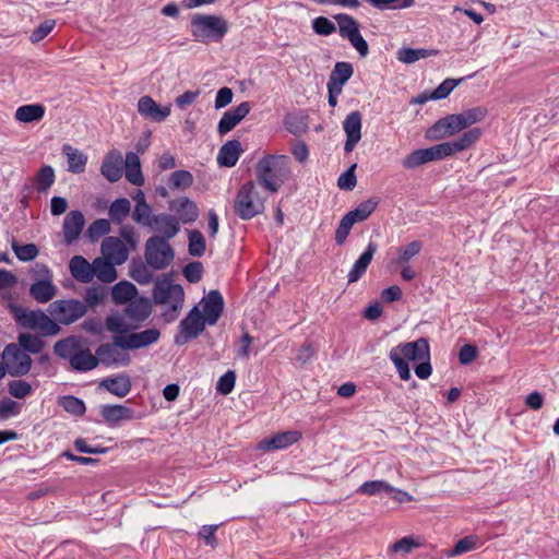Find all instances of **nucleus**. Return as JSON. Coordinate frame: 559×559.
<instances>
[{
  "label": "nucleus",
  "mask_w": 559,
  "mask_h": 559,
  "mask_svg": "<svg viewBox=\"0 0 559 559\" xmlns=\"http://www.w3.org/2000/svg\"><path fill=\"white\" fill-rule=\"evenodd\" d=\"M481 135L479 128H472L463 132L457 139L452 141L442 142L440 144L427 147L418 148L409 153L402 160V165L405 169H415L429 162H437L444 159L445 157L453 156L456 153L463 152L473 146Z\"/></svg>",
  "instance_id": "obj_1"
},
{
  "label": "nucleus",
  "mask_w": 559,
  "mask_h": 559,
  "mask_svg": "<svg viewBox=\"0 0 559 559\" xmlns=\"http://www.w3.org/2000/svg\"><path fill=\"white\" fill-rule=\"evenodd\" d=\"M290 174L289 159L285 155H265L255 167L257 185L270 193H276Z\"/></svg>",
  "instance_id": "obj_2"
},
{
  "label": "nucleus",
  "mask_w": 559,
  "mask_h": 559,
  "mask_svg": "<svg viewBox=\"0 0 559 559\" xmlns=\"http://www.w3.org/2000/svg\"><path fill=\"white\" fill-rule=\"evenodd\" d=\"M265 201L266 197L261 194L258 185L249 180L240 187L235 197V214L243 221H249L264 212Z\"/></svg>",
  "instance_id": "obj_3"
},
{
  "label": "nucleus",
  "mask_w": 559,
  "mask_h": 559,
  "mask_svg": "<svg viewBox=\"0 0 559 559\" xmlns=\"http://www.w3.org/2000/svg\"><path fill=\"white\" fill-rule=\"evenodd\" d=\"M11 313L15 322L24 328L39 332L44 336H51L59 333V325L40 310H29L16 304H10Z\"/></svg>",
  "instance_id": "obj_4"
},
{
  "label": "nucleus",
  "mask_w": 559,
  "mask_h": 559,
  "mask_svg": "<svg viewBox=\"0 0 559 559\" xmlns=\"http://www.w3.org/2000/svg\"><path fill=\"white\" fill-rule=\"evenodd\" d=\"M190 32L197 41H221L228 32V23L217 15L194 14Z\"/></svg>",
  "instance_id": "obj_5"
},
{
  "label": "nucleus",
  "mask_w": 559,
  "mask_h": 559,
  "mask_svg": "<svg viewBox=\"0 0 559 559\" xmlns=\"http://www.w3.org/2000/svg\"><path fill=\"white\" fill-rule=\"evenodd\" d=\"M154 301L158 305L169 306L170 310L165 312L167 321L177 318V312L183 306L185 293L179 284H174L169 280L157 281L153 289Z\"/></svg>",
  "instance_id": "obj_6"
},
{
  "label": "nucleus",
  "mask_w": 559,
  "mask_h": 559,
  "mask_svg": "<svg viewBox=\"0 0 559 559\" xmlns=\"http://www.w3.org/2000/svg\"><path fill=\"white\" fill-rule=\"evenodd\" d=\"M129 348L122 335H115L111 343L100 344L96 349L98 364L107 367L128 366L131 362V357L127 352Z\"/></svg>",
  "instance_id": "obj_7"
},
{
  "label": "nucleus",
  "mask_w": 559,
  "mask_h": 559,
  "mask_svg": "<svg viewBox=\"0 0 559 559\" xmlns=\"http://www.w3.org/2000/svg\"><path fill=\"white\" fill-rule=\"evenodd\" d=\"M145 260L155 270L166 269L174 260V249L159 236H152L145 243Z\"/></svg>",
  "instance_id": "obj_8"
},
{
  "label": "nucleus",
  "mask_w": 559,
  "mask_h": 559,
  "mask_svg": "<svg viewBox=\"0 0 559 559\" xmlns=\"http://www.w3.org/2000/svg\"><path fill=\"white\" fill-rule=\"evenodd\" d=\"M3 369L12 377H22L29 372L32 367V358L17 344H8L2 353Z\"/></svg>",
  "instance_id": "obj_9"
},
{
  "label": "nucleus",
  "mask_w": 559,
  "mask_h": 559,
  "mask_svg": "<svg viewBox=\"0 0 559 559\" xmlns=\"http://www.w3.org/2000/svg\"><path fill=\"white\" fill-rule=\"evenodd\" d=\"M87 312V307L83 301L78 299H60L55 300L49 306V313L55 322L61 324H71Z\"/></svg>",
  "instance_id": "obj_10"
},
{
  "label": "nucleus",
  "mask_w": 559,
  "mask_h": 559,
  "mask_svg": "<svg viewBox=\"0 0 559 559\" xmlns=\"http://www.w3.org/2000/svg\"><path fill=\"white\" fill-rule=\"evenodd\" d=\"M390 353H395L406 361L430 360V346L428 341L424 337L413 342L401 343L392 347Z\"/></svg>",
  "instance_id": "obj_11"
},
{
  "label": "nucleus",
  "mask_w": 559,
  "mask_h": 559,
  "mask_svg": "<svg viewBox=\"0 0 559 559\" xmlns=\"http://www.w3.org/2000/svg\"><path fill=\"white\" fill-rule=\"evenodd\" d=\"M206 321L204 320L202 313L199 311L197 307H194L190 312L183 318L180 323V332L183 335V340L179 336L176 337L177 344H183L188 340L198 337L205 328Z\"/></svg>",
  "instance_id": "obj_12"
},
{
  "label": "nucleus",
  "mask_w": 559,
  "mask_h": 559,
  "mask_svg": "<svg viewBox=\"0 0 559 559\" xmlns=\"http://www.w3.org/2000/svg\"><path fill=\"white\" fill-rule=\"evenodd\" d=\"M301 438L302 433L298 430L277 432L270 438L263 439L259 443L258 449L263 451L283 450L297 443Z\"/></svg>",
  "instance_id": "obj_13"
},
{
  "label": "nucleus",
  "mask_w": 559,
  "mask_h": 559,
  "mask_svg": "<svg viewBox=\"0 0 559 559\" xmlns=\"http://www.w3.org/2000/svg\"><path fill=\"white\" fill-rule=\"evenodd\" d=\"M169 210L175 212L178 222L183 224L194 223L200 213L198 204L187 197H179L169 201Z\"/></svg>",
  "instance_id": "obj_14"
},
{
  "label": "nucleus",
  "mask_w": 559,
  "mask_h": 559,
  "mask_svg": "<svg viewBox=\"0 0 559 559\" xmlns=\"http://www.w3.org/2000/svg\"><path fill=\"white\" fill-rule=\"evenodd\" d=\"M343 129L346 133L344 151L349 153L361 139V114L357 110L348 114L343 122Z\"/></svg>",
  "instance_id": "obj_15"
},
{
  "label": "nucleus",
  "mask_w": 559,
  "mask_h": 559,
  "mask_svg": "<svg viewBox=\"0 0 559 559\" xmlns=\"http://www.w3.org/2000/svg\"><path fill=\"white\" fill-rule=\"evenodd\" d=\"M102 253L107 260L120 265L128 260L129 248L120 238L109 236L102 242Z\"/></svg>",
  "instance_id": "obj_16"
},
{
  "label": "nucleus",
  "mask_w": 559,
  "mask_h": 559,
  "mask_svg": "<svg viewBox=\"0 0 559 559\" xmlns=\"http://www.w3.org/2000/svg\"><path fill=\"white\" fill-rule=\"evenodd\" d=\"M251 110L249 102H242L234 109L227 110L223 114L217 131L221 135H224L231 131Z\"/></svg>",
  "instance_id": "obj_17"
},
{
  "label": "nucleus",
  "mask_w": 559,
  "mask_h": 559,
  "mask_svg": "<svg viewBox=\"0 0 559 559\" xmlns=\"http://www.w3.org/2000/svg\"><path fill=\"white\" fill-rule=\"evenodd\" d=\"M138 111L145 119L162 122L170 115V107H162L151 96L145 95L138 102Z\"/></svg>",
  "instance_id": "obj_18"
},
{
  "label": "nucleus",
  "mask_w": 559,
  "mask_h": 559,
  "mask_svg": "<svg viewBox=\"0 0 559 559\" xmlns=\"http://www.w3.org/2000/svg\"><path fill=\"white\" fill-rule=\"evenodd\" d=\"M461 132L454 114L448 115L436 121L428 130L427 138L430 140H441L447 136Z\"/></svg>",
  "instance_id": "obj_19"
},
{
  "label": "nucleus",
  "mask_w": 559,
  "mask_h": 559,
  "mask_svg": "<svg viewBox=\"0 0 559 559\" xmlns=\"http://www.w3.org/2000/svg\"><path fill=\"white\" fill-rule=\"evenodd\" d=\"M85 225V218L81 211H70L63 221V237L67 243L79 239Z\"/></svg>",
  "instance_id": "obj_20"
},
{
  "label": "nucleus",
  "mask_w": 559,
  "mask_h": 559,
  "mask_svg": "<svg viewBox=\"0 0 559 559\" xmlns=\"http://www.w3.org/2000/svg\"><path fill=\"white\" fill-rule=\"evenodd\" d=\"M123 159L118 151H110L100 167L102 175L110 182L118 181L122 176Z\"/></svg>",
  "instance_id": "obj_21"
},
{
  "label": "nucleus",
  "mask_w": 559,
  "mask_h": 559,
  "mask_svg": "<svg viewBox=\"0 0 559 559\" xmlns=\"http://www.w3.org/2000/svg\"><path fill=\"white\" fill-rule=\"evenodd\" d=\"M377 251V245L370 241L366 248V250L359 255V258L354 263L353 267L348 272L347 282L348 284H353L358 282L364 274L366 273L369 264L372 261V258Z\"/></svg>",
  "instance_id": "obj_22"
},
{
  "label": "nucleus",
  "mask_w": 559,
  "mask_h": 559,
  "mask_svg": "<svg viewBox=\"0 0 559 559\" xmlns=\"http://www.w3.org/2000/svg\"><path fill=\"white\" fill-rule=\"evenodd\" d=\"M224 310V299L218 290H211L203 305V318L210 325L215 324Z\"/></svg>",
  "instance_id": "obj_23"
},
{
  "label": "nucleus",
  "mask_w": 559,
  "mask_h": 559,
  "mask_svg": "<svg viewBox=\"0 0 559 559\" xmlns=\"http://www.w3.org/2000/svg\"><path fill=\"white\" fill-rule=\"evenodd\" d=\"M129 349H139L156 343L160 337L159 330L152 328L138 333L122 335Z\"/></svg>",
  "instance_id": "obj_24"
},
{
  "label": "nucleus",
  "mask_w": 559,
  "mask_h": 559,
  "mask_svg": "<svg viewBox=\"0 0 559 559\" xmlns=\"http://www.w3.org/2000/svg\"><path fill=\"white\" fill-rule=\"evenodd\" d=\"M99 413L105 423L109 426L117 425L122 420H131L134 418L133 409L124 405H103Z\"/></svg>",
  "instance_id": "obj_25"
},
{
  "label": "nucleus",
  "mask_w": 559,
  "mask_h": 559,
  "mask_svg": "<svg viewBox=\"0 0 559 559\" xmlns=\"http://www.w3.org/2000/svg\"><path fill=\"white\" fill-rule=\"evenodd\" d=\"M150 228L163 234V238L168 241L179 233L180 225L177 217L170 214H157Z\"/></svg>",
  "instance_id": "obj_26"
},
{
  "label": "nucleus",
  "mask_w": 559,
  "mask_h": 559,
  "mask_svg": "<svg viewBox=\"0 0 559 559\" xmlns=\"http://www.w3.org/2000/svg\"><path fill=\"white\" fill-rule=\"evenodd\" d=\"M242 152L239 140H229L219 148L217 163L219 166L231 168L237 164Z\"/></svg>",
  "instance_id": "obj_27"
},
{
  "label": "nucleus",
  "mask_w": 559,
  "mask_h": 559,
  "mask_svg": "<svg viewBox=\"0 0 559 559\" xmlns=\"http://www.w3.org/2000/svg\"><path fill=\"white\" fill-rule=\"evenodd\" d=\"M354 68L346 61L336 62L328 81V87H334L343 92V86L353 76Z\"/></svg>",
  "instance_id": "obj_28"
},
{
  "label": "nucleus",
  "mask_w": 559,
  "mask_h": 559,
  "mask_svg": "<svg viewBox=\"0 0 559 559\" xmlns=\"http://www.w3.org/2000/svg\"><path fill=\"white\" fill-rule=\"evenodd\" d=\"M71 275L80 283H90L93 280V263L82 255H74L69 263Z\"/></svg>",
  "instance_id": "obj_29"
},
{
  "label": "nucleus",
  "mask_w": 559,
  "mask_h": 559,
  "mask_svg": "<svg viewBox=\"0 0 559 559\" xmlns=\"http://www.w3.org/2000/svg\"><path fill=\"white\" fill-rule=\"evenodd\" d=\"M100 386L118 397H124L130 393L132 384L129 376L119 374L104 379Z\"/></svg>",
  "instance_id": "obj_30"
},
{
  "label": "nucleus",
  "mask_w": 559,
  "mask_h": 559,
  "mask_svg": "<svg viewBox=\"0 0 559 559\" xmlns=\"http://www.w3.org/2000/svg\"><path fill=\"white\" fill-rule=\"evenodd\" d=\"M152 313V305L146 298L132 299L126 307L127 317L134 322L145 321Z\"/></svg>",
  "instance_id": "obj_31"
},
{
  "label": "nucleus",
  "mask_w": 559,
  "mask_h": 559,
  "mask_svg": "<svg viewBox=\"0 0 559 559\" xmlns=\"http://www.w3.org/2000/svg\"><path fill=\"white\" fill-rule=\"evenodd\" d=\"M115 265L118 264L105 257L96 258L93 261V277L96 276L103 283H112L117 278Z\"/></svg>",
  "instance_id": "obj_32"
},
{
  "label": "nucleus",
  "mask_w": 559,
  "mask_h": 559,
  "mask_svg": "<svg viewBox=\"0 0 559 559\" xmlns=\"http://www.w3.org/2000/svg\"><path fill=\"white\" fill-rule=\"evenodd\" d=\"M62 153L67 157L68 170L73 174H81L85 170L87 155L70 144L62 146Z\"/></svg>",
  "instance_id": "obj_33"
},
{
  "label": "nucleus",
  "mask_w": 559,
  "mask_h": 559,
  "mask_svg": "<svg viewBox=\"0 0 559 559\" xmlns=\"http://www.w3.org/2000/svg\"><path fill=\"white\" fill-rule=\"evenodd\" d=\"M126 178L134 186H142L144 177L141 171V163L136 153L128 152L124 160Z\"/></svg>",
  "instance_id": "obj_34"
},
{
  "label": "nucleus",
  "mask_w": 559,
  "mask_h": 559,
  "mask_svg": "<svg viewBox=\"0 0 559 559\" xmlns=\"http://www.w3.org/2000/svg\"><path fill=\"white\" fill-rule=\"evenodd\" d=\"M57 288L51 280H39L29 287V295L38 302H47L56 295Z\"/></svg>",
  "instance_id": "obj_35"
},
{
  "label": "nucleus",
  "mask_w": 559,
  "mask_h": 559,
  "mask_svg": "<svg viewBox=\"0 0 559 559\" xmlns=\"http://www.w3.org/2000/svg\"><path fill=\"white\" fill-rule=\"evenodd\" d=\"M138 294L136 287L127 281H121L112 286L111 288V299L114 304L121 305L126 302H130Z\"/></svg>",
  "instance_id": "obj_36"
},
{
  "label": "nucleus",
  "mask_w": 559,
  "mask_h": 559,
  "mask_svg": "<svg viewBox=\"0 0 559 559\" xmlns=\"http://www.w3.org/2000/svg\"><path fill=\"white\" fill-rule=\"evenodd\" d=\"M82 347V344L79 338L75 336H70L63 340L58 341L55 346L53 350L57 356L60 358L69 360L73 359V357L76 355V353Z\"/></svg>",
  "instance_id": "obj_37"
},
{
  "label": "nucleus",
  "mask_w": 559,
  "mask_h": 559,
  "mask_svg": "<svg viewBox=\"0 0 559 559\" xmlns=\"http://www.w3.org/2000/svg\"><path fill=\"white\" fill-rule=\"evenodd\" d=\"M78 371H90L98 366L97 355H93L88 348L81 347L70 362Z\"/></svg>",
  "instance_id": "obj_38"
},
{
  "label": "nucleus",
  "mask_w": 559,
  "mask_h": 559,
  "mask_svg": "<svg viewBox=\"0 0 559 559\" xmlns=\"http://www.w3.org/2000/svg\"><path fill=\"white\" fill-rule=\"evenodd\" d=\"M44 116L45 107L40 104L23 105L15 111V119L25 123L39 121Z\"/></svg>",
  "instance_id": "obj_39"
},
{
  "label": "nucleus",
  "mask_w": 559,
  "mask_h": 559,
  "mask_svg": "<svg viewBox=\"0 0 559 559\" xmlns=\"http://www.w3.org/2000/svg\"><path fill=\"white\" fill-rule=\"evenodd\" d=\"M378 198H370L366 201L360 202L353 211L347 212L346 214L355 222L360 223L366 221L378 207L379 205Z\"/></svg>",
  "instance_id": "obj_40"
},
{
  "label": "nucleus",
  "mask_w": 559,
  "mask_h": 559,
  "mask_svg": "<svg viewBox=\"0 0 559 559\" xmlns=\"http://www.w3.org/2000/svg\"><path fill=\"white\" fill-rule=\"evenodd\" d=\"M131 212V202L127 198L115 200L108 210L110 221L115 224H121Z\"/></svg>",
  "instance_id": "obj_41"
},
{
  "label": "nucleus",
  "mask_w": 559,
  "mask_h": 559,
  "mask_svg": "<svg viewBox=\"0 0 559 559\" xmlns=\"http://www.w3.org/2000/svg\"><path fill=\"white\" fill-rule=\"evenodd\" d=\"M194 182L193 175L188 170H175L168 178V186L171 190L185 191Z\"/></svg>",
  "instance_id": "obj_42"
},
{
  "label": "nucleus",
  "mask_w": 559,
  "mask_h": 559,
  "mask_svg": "<svg viewBox=\"0 0 559 559\" xmlns=\"http://www.w3.org/2000/svg\"><path fill=\"white\" fill-rule=\"evenodd\" d=\"M334 20L337 23L340 36L347 39L359 29V23L349 14L338 13L334 15Z\"/></svg>",
  "instance_id": "obj_43"
},
{
  "label": "nucleus",
  "mask_w": 559,
  "mask_h": 559,
  "mask_svg": "<svg viewBox=\"0 0 559 559\" xmlns=\"http://www.w3.org/2000/svg\"><path fill=\"white\" fill-rule=\"evenodd\" d=\"M132 219L145 227H151L154 223L155 215L152 213V207L147 202H138L132 213Z\"/></svg>",
  "instance_id": "obj_44"
},
{
  "label": "nucleus",
  "mask_w": 559,
  "mask_h": 559,
  "mask_svg": "<svg viewBox=\"0 0 559 559\" xmlns=\"http://www.w3.org/2000/svg\"><path fill=\"white\" fill-rule=\"evenodd\" d=\"M436 52L437 51H435V50H427V49H423V48L414 49V48L404 47L397 51V60L403 63L411 64L420 59H425L432 55H436Z\"/></svg>",
  "instance_id": "obj_45"
},
{
  "label": "nucleus",
  "mask_w": 559,
  "mask_h": 559,
  "mask_svg": "<svg viewBox=\"0 0 559 559\" xmlns=\"http://www.w3.org/2000/svg\"><path fill=\"white\" fill-rule=\"evenodd\" d=\"M423 249L419 240H414L404 247L397 248V257L393 261L394 264H409V261L416 257Z\"/></svg>",
  "instance_id": "obj_46"
},
{
  "label": "nucleus",
  "mask_w": 559,
  "mask_h": 559,
  "mask_svg": "<svg viewBox=\"0 0 559 559\" xmlns=\"http://www.w3.org/2000/svg\"><path fill=\"white\" fill-rule=\"evenodd\" d=\"M19 346L25 352V353H32V354H39L45 343L41 338L38 336L32 335L29 333H22L19 335Z\"/></svg>",
  "instance_id": "obj_47"
},
{
  "label": "nucleus",
  "mask_w": 559,
  "mask_h": 559,
  "mask_svg": "<svg viewBox=\"0 0 559 559\" xmlns=\"http://www.w3.org/2000/svg\"><path fill=\"white\" fill-rule=\"evenodd\" d=\"M55 171L51 166H43L36 174L35 183L38 192H46L55 182Z\"/></svg>",
  "instance_id": "obj_48"
},
{
  "label": "nucleus",
  "mask_w": 559,
  "mask_h": 559,
  "mask_svg": "<svg viewBox=\"0 0 559 559\" xmlns=\"http://www.w3.org/2000/svg\"><path fill=\"white\" fill-rule=\"evenodd\" d=\"M188 251L189 254L192 257H202L205 252L206 245L204 236L200 230H190L188 234Z\"/></svg>",
  "instance_id": "obj_49"
},
{
  "label": "nucleus",
  "mask_w": 559,
  "mask_h": 559,
  "mask_svg": "<svg viewBox=\"0 0 559 559\" xmlns=\"http://www.w3.org/2000/svg\"><path fill=\"white\" fill-rule=\"evenodd\" d=\"M107 299V290L103 286H91L86 288L84 300L86 307H97L103 305Z\"/></svg>",
  "instance_id": "obj_50"
},
{
  "label": "nucleus",
  "mask_w": 559,
  "mask_h": 559,
  "mask_svg": "<svg viewBox=\"0 0 559 559\" xmlns=\"http://www.w3.org/2000/svg\"><path fill=\"white\" fill-rule=\"evenodd\" d=\"M11 248L15 257L23 262L34 260L39 253L37 246L34 243L20 245L16 241H13Z\"/></svg>",
  "instance_id": "obj_51"
},
{
  "label": "nucleus",
  "mask_w": 559,
  "mask_h": 559,
  "mask_svg": "<svg viewBox=\"0 0 559 559\" xmlns=\"http://www.w3.org/2000/svg\"><path fill=\"white\" fill-rule=\"evenodd\" d=\"M382 491L392 492L394 488L384 480H369L365 481L359 488L358 492L366 496H374Z\"/></svg>",
  "instance_id": "obj_52"
},
{
  "label": "nucleus",
  "mask_w": 559,
  "mask_h": 559,
  "mask_svg": "<svg viewBox=\"0 0 559 559\" xmlns=\"http://www.w3.org/2000/svg\"><path fill=\"white\" fill-rule=\"evenodd\" d=\"M368 2L380 11L407 9L414 5L415 0H368Z\"/></svg>",
  "instance_id": "obj_53"
},
{
  "label": "nucleus",
  "mask_w": 559,
  "mask_h": 559,
  "mask_svg": "<svg viewBox=\"0 0 559 559\" xmlns=\"http://www.w3.org/2000/svg\"><path fill=\"white\" fill-rule=\"evenodd\" d=\"M60 405L66 412L75 416H81L85 413L84 402L72 395L63 396L60 400Z\"/></svg>",
  "instance_id": "obj_54"
},
{
  "label": "nucleus",
  "mask_w": 559,
  "mask_h": 559,
  "mask_svg": "<svg viewBox=\"0 0 559 559\" xmlns=\"http://www.w3.org/2000/svg\"><path fill=\"white\" fill-rule=\"evenodd\" d=\"M354 224H356V223L347 214H345L342 217V219L335 230V242L337 245L341 246L346 241Z\"/></svg>",
  "instance_id": "obj_55"
},
{
  "label": "nucleus",
  "mask_w": 559,
  "mask_h": 559,
  "mask_svg": "<svg viewBox=\"0 0 559 559\" xmlns=\"http://www.w3.org/2000/svg\"><path fill=\"white\" fill-rule=\"evenodd\" d=\"M354 224H356V223L347 214H345L342 217V219L335 230V242L337 245L341 246L346 241Z\"/></svg>",
  "instance_id": "obj_56"
},
{
  "label": "nucleus",
  "mask_w": 559,
  "mask_h": 559,
  "mask_svg": "<svg viewBox=\"0 0 559 559\" xmlns=\"http://www.w3.org/2000/svg\"><path fill=\"white\" fill-rule=\"evenodd\" d=\"M312 28L316 34L329 36L336 31L335 24L325 16H318L312 21Z\"/></svg>",
  "instance_id": "obj_57"
},
{
  "label": "nucleus",
  "mask_w": 559,
  "mask_h": 559,
  "mask_svg": "<svg viewBox=\"0 0 559 559\" xmlns=\"http://www.w3.org/2000/svg\"><path fill=\"white\" fill-rule=\"evenodd\" d=\"M20 413L21 405L17 402L9 397H4L0 401V420L16 416Z\"/></svg>",
  "instance_id": "obj_58"
},
{
  "label": "nucleus",
  "mask_w": 559,
  "mask_h": 559,
  "mask_svg": "<svg viewBox=\"0 0 559 559\" xmlns=\"http://www.w3.org/2000/svg\"><path fill=\"white\" fill-rule=\"evenodd\" d=\"M8 389L15 399H24L32 392V385L25 380H12L8 383Z\"/></svg>",
  "instance_id": "obj_59"
},
{
  "label": "nucleus",
  "mask_w": 559,
  "mask_h": 559,
  "mask_svg": "<svg viewBox=\"0 0 559 559\" xmlns=\"http://www.w3.org/2000/svg\"><path fill=\"white\" fill-rule=\"evenodd\" d=\"M56 26L55 20H45L31 34L32 43H39L48 36Z\"/></svg>",
  "instance_id": "obj_60"
},
{
  "label": "nucleus",
  "mask_w": 559,
  "mask_h": 559,
  "mask_svg": "<svg viewBox=\"0 0 559 559\" xmlns=\"http://www.w3.org/2000/svg\"><path fill=\"white\" fill-rule=\"evenodd\" d=\"M476 547L475 536H465L461 538L450 551V557H456L467 551L473 550Z\"/></svg>",
  "instance_id": "obj_61"
},
{
  "label": "nucleus",
  "mask_w": 559,
  "mask_h": 559,
  "mask_svg": "<svg viewBox=\"0 0 559 559\" xmlns=\"http://www.w3.org/2000/svg\"><path fill=\"white\" fill-rule=\"evenodd\" d=\"M236 382V374L234 371L228 370L217 381L216 390L224 395L229 394Z\"/></svg>",
  "instance_id": "obj_62"
},
{
  "label": "nucleus",
  "mask_w": 559,
  "mask_h": 559,
  "mask_svg": "<svg viewBox=\"0 0 559 559\" xmlns=\"http://www.w3.org/2000/svg\"><path fill=\"white\" fill-rule=\"evenodd\" d=\"M110 229H111L110 222L105 218H99V219L94 221L88 226L87 231L92 238H99V237H103V236L109 234Z\"/></svg>",
  "instance_id": "obj_63"
},
{
  "label": "nucleus",
  "mask_w": 559,
  "mask_h": 559,
  "mask_svg": "<svg viewBox=\"0 0 559 559\" xmlns=\"http://www.w3.org/2000/svg\"><path fill=\"white\" fill-rule=\"evenodd\" d=\"M106 328L108 331L116 333V335H127L129 331V326L127 323L117 316H109L105 321Z\"/></svg>",
  "instance_id": "obj_64"
}]
</instances>
